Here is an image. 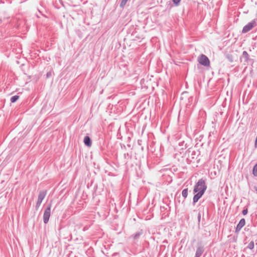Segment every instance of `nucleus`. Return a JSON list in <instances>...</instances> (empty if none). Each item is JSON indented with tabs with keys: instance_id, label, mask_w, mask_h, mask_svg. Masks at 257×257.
<instances>
[{
	"instance_id": "nucleus-20",
	"label": "nucleus",
	"mask_w": 257,
	"mask_h": 257,
	"mask_svg": "<svg viewBox=\"0 0 257 257\" xmlns=\"http://www.w3.org/2000/svg\"><path fill=\"white\" fill-rule=\"evenodd\" d=\"M254 147L255 148H257V136H256V139H255V141Z\"/></svg>"
},
{
	"instance_id": "nucleus-10",
	"label": "nucleus",
	"mask_w": 257,
	"mask_h": 257,
	"mask_svg": "<svg viewBox=\"0 0 257 257\" xmlns=\"http://www.w3.org/2000/svg\"><path fill=\"white\" fill-rule=\"evenodd\" d=\"M46 194H47L46 191H41L39 192V194L38 195V198L41 199L43 200L45 198V197L46 195Z\"/></svg>"
},
{
	"instance_id": "nucleus-25",
	"label": "nucleus",
	"mask_w": 257,
	"mask_h": 257,
	"mask_svg": "<svg viewBox=\"0 0 257 257\" xmlns=\"http://www.w3.org/2000/svg\"><path fill=\"white\" fill-rule=\"evenodd\" d=\"M0 3H4V2L2 1H0Z\"/></svg>"
},
{
	"instance_id": "nucleus-22",
	"label": "nucleus",
	"mask_w": 257,
	"mask_h": 257,
	"mask_svg": "<svg viewBox=\"0 0 257 257\" xmlns=\"http://www.w3.org/2000/svg\"><path fill=\"white\" fill-rule=\"evenodd\" d=\"M38 200V201L41 202L42 203V201H43V200L41 199H40V198H38V200Z\"/></svg>"
},
{
	"instance_id": "nucleus-8",
	"label": "nucleus",
	"mask_w": 257,
	"mask_h": 257,
	"mask_svg": "<svg viewBox=\"0 0 257 257\" xmlns=\"http://www.w3.org/2000/svg\"><path fill=\"white\" fill-rule=\"evenodd\" d=\"M84 143L87 147H90L92 144L91 140L89 137L85 136L84 138Z\"/></svg>"
},
{
	"instance_id": "nucleus-19",
	"label": "nucleus",
	"mask_w": 257,
	"mask_h": 257,
	"mask_svg": "<svg viewBox=\"0 0 257 257\" xmlns=\"http://www.w3.org/2000/svg\"><path fill=\"white\" fill-rule=\"evenodd\" d=\"M197 219L198 221L200 222L201 219V213L200 212L198 214Z\"/></svg>"
},
{
	"instance_id": "nucleus-1",
	"label": "nucleus",
	"mask_w": 257,
	"mask_h": 257,
	"mask_svg": "<svg viewBox=\"0 0 257 257\" xmlns=\"http://www.w3.org/2000/svg\"><path fill=\"white\" fill-rule=\"evenodd\" d=\"M207 188L206 179L201 178L196 183L193 189L194 193H196L194 195L193 198V205H195L196 203H197L199 199L203 195Z\"/></svg>"
},
{
	"instance_id": "nucleus-7",
	"label": "nucleus",
	"mask_w": 257,
	"mask_h": 257,
	"mask_svg": "<svg viewBox=\"0 0 257 257\" xmlns=\"http://www.w3.org/2000/svg\"><path fill=\"white\" fill-rule=\"evenodd\" d=\"M203 251V247L202 246H198L197 248L195 257H200Z\"/></svg>"
},
{
	"instance_id": "nucleus-9",
	"label": "nucleus",
	"mask_w": 257,
	"mask_h": 257,
	"mask_svg": "<svg viewBox=\"0 0 257 257\" xmlns=\"http://www.w3.org/2000/svg\"><path fill=\"white\" fill-rule=\"evenodd\" d=\"M143 233V231L142 230L136 232L134 234H133L132 237L135 240L138 239L140 236Z\"/></svg>"
},
{
	"instance_id": "nucleus-16",
	"label": "nucleus",
	"mask_w": 257,
	"mask_h": 257,
	"mask_svg": "<svg viewBox=\"0 0 257 257\" xmlns=\"http://www.w3.org/2000/svg\"><path fill=\"white\" fill-rule=\"evenodd\" d=\"M124 158L125 159H131V156L128 153H125L124 154Z\"/></svg>"
},
{
	"instance_id": "nucleus-12",
	"label": "nucleus",
	"mask_w": 257,
	"mask_h": 257,
	"mask_svg": "<svg viewBox=\"0 0 257 257\" xmlns=\"http://www.w3.org/2000/svg\"><path fill=\"white\" fill-rule=\"evenodd\" d=\"M19 98V95H14V96H13L11 98V102L12 103H14L16 101H17V100Z\"/></svg>"
},
{
	"instance_id": "nucleus-2",
	"label": "nucleus",
	"mask_w": 257,
	"mask_h": 257,
	"mask_svg": "<svg viewBox=\"0 0 257 257\" xmlns=\"http://www.w3.org/2000/svg\"><path fill=\"white\" fill-rule=\"evenodd\" d=\"M240 60L241 62H243L245 65L249 64L252 65L254 63L253 59L250 58L249 54L245 51H243L242 55L240 57Z\"/></svg>"
},
{
	"instance_id": "nucleus-14",
	"label": "nucleus",
	"mask_w": 257,
	"mask_h": 257,
	"mask_svg": "<svg viewBox=\"0 0 257 257\" xmlns=\"http://www.w3.org/2000/svg\"><path fill=\"white\" fill-rule=\"evenodd\" d=\"M247 247L248 248L250 249H252L254 248V242H253V241H250L248 243Z\"/></svg>"
},
{
	"instance_id": "nucleus-18",
	"label": "nucleus",
	"mask_w": 257,
	"mask_h": 257,
	"mask_svg": "<svg viewBox=\"0 0 257 257\" xmlns=\"http://www.w3.org/2000/svg\"><path fill=\"white\" fill-rule=\"evenodd\" d=\"M247 212H248V210H247V208H244L242 211V213L243 215H246L247 213Z\"/></svg>"
},
{
	"instance_id": "nucleus-5",
	"label": "nucleus",
	"mask_w": 257,
	"mask_h": 257,
	"mask_svg": "<svg viewBox=\"0 0 257 257\" xmlns=\"http://www.w3.org/2000/svg\"><path fill=\"white\" fill-rule=\"evenodd\" d=\"M198 61L200 64L204 66H208L210 64L209 59L204 54H202L199 57Z\"/></svg>"
},
{
	"instance_id": "nucleus-17",
	"label": "nucleus",
	"mask_w": 257,
	"mask_h": 257,
	"mask_svg": "<svg viewBox=\"0 0 257 257\" xmlns=\"http://www.w3.org/2000/svg\"><path fill=\"white\" fill-rule=\"evenodd\" d=\"M172 1L176 5V6H178L180 3L181 0H172Z\"/></svg>"
},
{
	"instance_id": "nucleus-13",
	"label": "nucleus",
	"mask_w": 257,
	"mask_h": 257,
	"mask_svg": "<svg viewBox=\"0 0 257 257\" xmlns=\"http://www.w3.org/2000/svg\"><path fill=\"white\" fill-rule=\"evenodd\" d=\"M252 174L254 176L257 177V163L254 166L253 168Z\"/></svg>"
},
{
	"instance_id": "nucleus-3",
	"label": "nucleus",
	"mask_w": 257,
	"mask_h": 257,
	"mask_svg": "<svg viewBox=\"0 0 257 257\" xmlns=\"http://www.w3.org/2000/svg\"><path fill=\"white\" fill-rule=\"evenodd\" d=\"M257 25L256 20H253L250 22L248 23L247 25L244 26L242 30V33H246L250 31L253 28Z\"/></svg>"
},
{
	"instance_id": "nucleus-15",
	"label": "nucleus",
	"mask_w": 257,
	"mask_h": 257,
	"mask_svg": "<svg viewBox=\"0 0 257 257\" xmlns=\"http://www.w3.org/2000/svg\"><path fill=\"white\" fill-rule=\"evenodd\" d=\"M128 1L129 0H122L120 4V7L123 8Z\"/></svg>"
},
{
	"instance_id": "nucleus-6",
	"label": "nucleus",
	"mask_w": 257,
	"mask_h": 257,
	"mask_svg": "<svg viewBox=\"0 0 257 257\" xmlns=\"http://www.w3.org/2000/svg\"><path fill=\"white\" fill-rule=\"evenodd\" d=\"M245 224V219L244 218L241 219L236 227L235 232L236 233H238L242 228V227L244 226Z\"/></svg>"
},
{
	"instance_id": "nucleus-23",
	"label": "nucleus",
	"mask_w": 257,
	"mask_h": 257,
	"mask_svg": "<svg viewBox=\"0 0 257 257\" xmlns=\"http://www.w3.org/2000/svg\"><path fill=\"white\" fill-rule=\"evenodd\" d=\"M41 203H41V202H39V201H38L37 200V203H36V204H37L38 205H41Z\"/></svg>"
},
{
	"instance_id": "nucleus-21",
	"label": "nucleus",
	"mask_w": 257,
	"mask_h": 257,
	"mask_svg": "<svg viewBox=\"0 0 257 257\" xmlns=\"http://www.w3.org/2000/svg\"><path fill=\"white\" fill-rule=\"evenodd\" d=\"M40 205H38L37 204H36V209H38L39 208V207H40Z\"/></svg>"
},
{
	"instance_id": "nucleus-11",
	"label": "nucleus",
	"mask_w": 257,
	"mask_h": 257,
	"mask_svg": "<svg viewBox=\"0 0 257 257\" xmlns=\"http://www.w3.org/2000/svg\"><path fill=\"white\" fill-rule=\"evenodd\" d=\"M182 195L184 199L187 198L188 196V188H186L183 190L182 192Z\"/></svg>"
},
{
	"instance_id": "nucleus-26",
	"label": "nucleus",
	"mask_w": 257,
	"mask_h": 257,
	"mask_svg": "<svg viewBox=\"0 0 257 257\" xmlns=\"http://www.w3.org/2000/svg\"><path fill=\"white\" fill-rule=\"evenodd\" d=\"M256 193H257V189H256Z\"/></svg>"
},
{
	"instance_id": "nucleus-4",
	"label": "nucleus",
	"mask_w": 257,
	"mask_h": 257,
	"mask_svg": "<svg viewBox=\"0 0 257 257\" xmlns=\"http://www.w3.org/2000/svg\"><path fill=\"white\" fill-rule=\"evenodd\" d=\"M51 204H49L47 205L45 209L43 214V221L45 224H47L49 220L51 215Z\"/></svg>"
},
{
	"instance_id": "nucleus-24",
	"label": "nucleus",
	"mask_w": 257,
	"mask_h": 257,
	"mask_svg": "<svg viewBox=\"0 0 257 257\" xmlns=\"http://www.w3.org/2000/svg\"><path fill=\"white\" fill-rule=\"evenodd\" d=\"M49 73H47V77H49Z\"/></svg>"
}]
</instances>
